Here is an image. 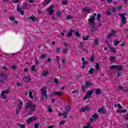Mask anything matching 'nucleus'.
<instances>
[{"label":"nucleus","mask_w":128,"mask_h":128,"mask_svg":"<svg viewBox=\"0 0 128 128\" xmlns=\"http://www.w3.org/2000/svg\"><path fill=\"white\" fill-rule=\"evenodd\" d=\"M34 128H38V123H36L34 124Z\"/></svg>","instance_id":"60"},{"label":"nucleus","mask_w":128,"mask_h":128,"mask_svg":"<svg viewBox=\"0 0 128 128\" xmlns=\"http://www.w3.org/2000/svg\"><path fill=\"white\" fill-rule=\"evenodd\" d=\"M82 64H84L85 66L86 64H90V62L88 61H85L83 62Z\"/></svg>","instance_id":"58"},{"label":"nucleus","mask_w":128,"mask_h":128,"mask_svg":"<svg viewBox=\"0 0 128 128\" xmlns=\"http://www.w3.org/2000/svg\"><path fill=\"white\" fill-rule=\"evenodd\" d=\"M32 72H34L36 70V65H33L31 68Z\"/></svg>","instance_id":"45"},{"label":"nucleus","mask_w":128,"mask_h":128,"mask_svg":"<svg viewBox=\"0 0 128 128\" xmlns=\"http://www.w3.org/2000/svg\"><path fill=\"white\" fill-rule=\"evenodd\" d=\"M74 19V16H67L66 18V20H73Z\"/></svg>","instance_id":"51"},{"label":"nucleus","mask_w":128,"mask_h":128,"mask_svg":"<svg viewBox=\"0 0 128 128\" xmlns=\"http://www.w3.org/2000/svg\"><path fill=\"white\" fill-rule=\"evenodd\" d=\"M28 20H32V22H38V19L36 18V17L34 16H30V17H28Z\"/></svg>","instance_id":"15"},{"label":"nucleus","mask_w":128,"mask_h":128,"mask_svg":"<svg viewBox=\"0 0 128 128\" xmlns=\"http://www.w3.org/2000/svg\"><path fill=\"white\" fill-rule=\"evenodd\" d=\"M72 32L74 34V30H72V29H70V32L68 33L67 36L68 38H70V36H72Z\"/></svg>","instance_id":"17"},{"label":"nucleus","mask_w":128,"mask_h":128,"mask_svg":"<svg viewBox=\"0 0 128 128\" xmlns=\"http://www.w3.org/2000/svg\"><path fill=\"white\" fill-rule=\"evenodd\" d=\"M102 90L98 88V89H96L95 90V94H98V96L99 94H102Z\"/></svg>","instance_id":"20"},{"label":"nucleus","mask_w":128,"mask_h":128,"mask_svg":"<svg viewBox=\"0 0 128 128\" xmlns=\"http://www.w3.org/2000/svg\"><path fill=\"white\" fill-rule=\"evenodd\" d=\"M30 108V112H36V105L32 104V102L28 100L26 104V109Z\"/></svg>","instance_id":"1"},{"label":"nucleus","mask_w":128,"mask_h":128,"mask_svg":"<svg viewBox=\"0 0 128 128\" xmlns=\"http://www.w3.org/2000/svg\"><path fill=\"white\" fill-rule=\"evenodd\" d=\"M124 118L126 120H128V113L124 116Z\"/></svg>","instance_id":"64"},{"label":"nucleus","mask_w":128,"mask_h":128,"mask_svg":"<svg viewBox=\"0 0 128 128\" xmlns=\"http://www.w3.org/2000/svg\"><path fill=\"white\" fill-rule=\"evenodd\" d=\"M108 48L113 52L114 54H116V50L115 48L112 47V46H110V47H108Z\"/></svg>","instance_id":"22"},{"label":"nucleus","mask_w":128,"mask_h":128,"mask_svg":"<svg viewBox=\"0 0 128 128\" xmlns=\"http://www.w3.org/2000/svg\"><path fill=\"white\" fill-rule=\"evenodd\" d=\"M16 126H19V128H26V126L24 124H17Z\"/></svg>","instance_id":"26"},{"label":"nucleus","mask_w":128,"mask_h":128,"mask_svg":"<svg viewBox=\"0 0 128 128\" xmlns=\"http://www.w3.org/2000/svg\"><path fill=\"white\" fill-rule=\"evenodd\" d=\"M122 70V66H120L118 68V70H117V76L118 78H120L122 76V74H120V72Z\"/></svg>","instance_id":"8"},{"label":"nucleus","mask_w":128,"mask_h":128,"mask_svg":"<svg viewBox=\"0 0 128 128\" xmlns=\"http://www.w3.org/2000/svg\"><path fill=\"white\" fill-rule=\"evenodd\" d=\"M46 62H52V58H48L46 60Z\"/></svg>","instance_id":"56"},{"label":"nucleus","mask_w":128,"mask_h":128,"mask_svg":"<svg viewBox=\"0 0 128 128\" xmlns=\"http://www.w3.org/2000/svg\"><path fill=\"white\" fill-rule=\"evenodd\" d=\"M1 96H0V98H3V100H6V96L4 95V94H2V92L0 94Z\"/></svg>","instance_id":"37"},{"label":"nucleus","mask_w":128,"mask_h":128,"mask_svg":"<svg viewBox=\"0 0 128 128\" xmlns=\"http://www.w3.org/2000/svg\"><path fill=\"white\" fill-rule=\"evenodd\" d=\"M93 84L92 83L90 82L89 81H87L85 83V86L88 88L90 86H92Z\"/></svg>","instance_id":"9"},{"label":"nucleus","mask_w":128,"mask_h":128,"mask_svg":"<svg viewBox=\"0 0 128 128\" xmlns=\"http://www.w3.org/2000/svg\"><path fill=\"white\" fill-rule=\"evenodd\" d=\"M50 0H45V1L44 2V6H48Z\"/></svg>","instance_id":"38"},{"label":"nucleus","mask_w":128,"mask_h":128,"mask_svg":"<svg viewBox=\"0 0 128 128\" xmlns=\"http://www.w3.org/2000/svg\"><path fill=\"white\" fill-rule=\"evenodd\" d=\"M93 44H96V46H98V38H96L94 41V42Z\"/></svg>","instance_id":"40"},{"label":"nucleus","mask_w":128,"mask_h":128,"mask_svg":"<svg viewBox=\"0 0 128 128\" xmlns=\"http://www.w3.org/2000/svg\"><path fill=\"white\" fill-rule=\"evenodd\" d=\"M82 10L84 12H90V8L88 7L84 8L82 9Z\"/></svg>","instance_id":"11"},{"label":"nucleus","mask_w":128,"mask_h":128,"mask_svg":"<svg viewBox=\"0 0 128 128\" xmlns=\"http://www.w3.org/2000/svg\"><path fill=\"white\" fill-rule=\"evenodd\" d=\"M18 106L20 110H22V101H20Z\"/></svg>","instance_id":"30"},{"label":"nucleus","mask_w":128,"mask_h":128,"mask_svg":"<svg viewBox=\"0 0 128 128\" xmlns=\"http://www.w3.org/2000/svg\"><path fill=\"white\" fill-rule=\"evenodd\" d=\"M96 70L94 69V68H90V70L88 71L90 74H94V72H95Z\"/></svg>","instance_id":"24"},{"label":"nucleus","mask_w":128,"mask_h":128,"mask_svg":"<svg viewBox=\"0 0 128 128\" xmlns=\"http://www.w3.org/2000/svg\"><path fill=\"white\" fill-rule=\"evenodd\" d=\"M56 52H57V54H60V50H61L60 48L59 47H58V48H56Z\"/></svg>","instance_id":"50"},{"label":"nucleus","mask_w":128,"mask_h":128,"mask_svg":"<svg viewBox=\"0 0 128 128\" xmlns=\"http://www.w3.org/2000/svg\"><path fill=\"white\" fill-rule=\"evenodd\" d=\"M68 0H64L62 1V4H68Z\"/></svg>","instance_id":"44"},{"label":"nucleus","mask_w":128,"mask_h":128,"mask_svg":"<svg viewBox=\"0 0 128 128\" xmlns=\"http://www.w3.org/2000/svg\"><path fill=\"white\" fill-rule=\"evenodd\" d=\"M121 20L122 24H126V16H121Z\"/></svg>","instance_id":"13"},{"label":"nucleus","mask_w":128,"mask_h":128,"mask_svg":"<svg viewBox=\"0 0 128 128\" xmlns=\"http://www.w3.org/2000/svg\"><path fill=\"white\" fill-rule=\"evenodd\" d=\"M118 16H128V14H126V13H124L122 14L119 13Z\"/></svg>","instance_id":"47"},{"label":"nucleus","mask_w":128,"mask_h":128,"mask_svg":"<svg viewBox=\"0 0 128 128\" xmlns=\"http://www.w3.org/2000/svg\"><path fill=\"white\" fill-rule=\"evenodd\" d=\"M92 118H98V114H94L92 116Z\"/></svg>","instance_id":"36"},{"label":"nucleus","mask_w":128,"mask_h":128,"mask_svg":"<svg viewBox=\"0 0 128 128\" xmlns=\"http://www.w3.org/2000/svg\"><path fill=\"white\" fill-rule=\"evenodd\" d=\"M38 14H44V12L41 10H38Z\"/></svg>","instance_id":"57"},{"label":"nucleus","mask_w":128,"mask_h":128,"mask_svg":"<svg viewBox=\"0 0 128 128\" xmlns=\"http://www.w3.org/2000/svg\"><path fill=\"white\" fill-rule=\"evenodd\" d=\"M35 64L36 66H38V60L36 58L35 60Z\"/></svg>","instance_id":"63"},{"label":"nucleus","mask_w":128,"mask_h":128,"mask_svg":"<svg viewBox=\"0 0 128 128\" xmlns=\"http://www.w3.org/2000/svg\"><path fill=\"white\" fill-rule=\"evenodd\" d=\"M36 120V118L32 116L29 118L27 120H26V122L27 124H30L32 122H34Z\"/></svg>","instance_id":"6"},{"label":"nucleus","mask_w":128,"mask_h":128,"mask_svg":"<svg viewBox=\"0 0 128 128\" xmlns=\"http://www.w3.org/2000/svg\"><path fill=\"white\" fill-rule=\"evenodd\" d=\"M42 74L44 76H46L48 74V72L46 70V72H42Z\"/></svg>","instance_id":"34"},{"label":"nucleus","mask_w":128,"mask_h":128,"mask_svg":"<svg viewBox=\"0 0 128 128\" xmlns=\"http://www.w3.org/2000/svg\"><path fill=\"white\" fill-rule=\"evenodd\" d=\"M30 77L29 76H28L24 78V81L25 82H30Z\"/></svg>","instance_id":"18"},{"label":"nucleus","mask_w":128,"mask_h":128,"mask_svg":"<svg viewBox=\"0 0 128 128\" xmlns=\"http://www.w3.org/2000/svg\"><path fill=\"white\" fill-rule=\"evenodd\" d=\"M21 109L16 108V116H18L20 112Z\"/></svg>","instance_id":"48"},{"label":"nucleus","mask_w":128,"mask_h":128,"mask_svg":"<svg viewBox=\"0 0 128 128\" xmlns=\"http://www.w3.org/2000/svg\"><path fill=\"white\" fill-rule=\"evenodd\" d=\"M86 86H84V85H82V92H86Z\"/></svg>","instance_id":"39"},{"label":"nucleus","mask_w":128,"mask_h":128,"mask_svg":"<svg viewBox=\"0 0 128 128\" xmlns=\"http://www.w3.org/2000/svg\"><path fill=\"white\" fill-rule=\"evenodd\" d=\"M92 18L88 19L89 22H91L92 24V30L91 32H94V30H96L98 28V26H96V24H94V20L96 18H94V16H91Z\"/></svg>","instance_id":"2"},{"label":"nucleus","mask_w":128,"mask_h":128,"mask_svg":"<svg viewBox=\"0 0 128 128\" xmlns=\"http://www.w3.org/2000/svg\"><path fill=\"white\" fill-rule=\"evenodd\" d=\"M87 126H84L83 128H92V126H90V122L86 123Z\"/></svg>","instance_id":"33"},{"label":"nucleus","mask_w":128,"mask_h":128,"mask_svg":"<svg viewBox=\"0 0 128 128\" xmlns=\"http://www.w3.org/2000/svg\"><path fill=\"white\" fill-rule=\"evenodd\" d=\"M54 8V5H52L48 8L47 10L50 16H52V14H54V10L53 8Z\"/></svg>","instance_id":"4"},{"label":"nucleus","mask_w":128,"mask_h":128,"mask_svg":"<svg viewBox=\"0 0 128 128\" xmlns=\"http://www.w3.org/2000/svg\"><path fill=\"white\" fill-rule=\"evenodd\" d=\"M120 66H116V65H114L111 66H110V70H116L117 68V70H118V68Z\"/></svg>","instance_id":"14"},{"label":"nucleus","mask_w":128,"mask_h":128,"mask_svg":"<svg viewBox=\"0 0 128 128\" xmlns=\"http://www.w3.org/2000/svg\"><path fill=\"white\" fill-rule=\"evenodd\" d=\"M74 34L76 36H77V38H78V36H80V34L78 31L76 32V30H74Z\"/></svg>","instance_id":"28"},{"label":"nucleus","mask_w":128,"mask_h":128,"mask_svg":"<svg viewBox=\"0 0 128 128\" xmlns=\"http://www.w3.org/2000/svg\"><path fill=\"white\" fill-rule=\"evenodd\" d=\"M46 58V54H42L40 55V58L41 60H44V58Z\"/></svg>","instance_id":"31"},{"label":"nucleus","mask_w":128,"mask_h":128,"mask_svg":"<svg viewBox=\"0 0 128 128\" xmlns=\"http://www.w3.org/2000/svg\"><path fill=\"white\" fill-rule=\"evenodd\" d=\"M16 9L18 12H20L21 16H24V10H20V4L18 5Z\"/></svg>","instance_id":"12"},{"label":"nucleus","mask_w":128,"mask_h":128,"mask_svg":"<svg viewBox=\"0 0 128 128\" xmlns=\"http://www.w3.org/2000/svg\"><path fill=\"white\" fill-rule=\"evenodd\" d=\"M110 60L112 62H114V60H116V56H111L110 58Z\"/></svg>","instance_id":"27"},{"label":"nucleus","mask_w":128,"mask_h":128,"mask_svg":"<svg viewBox=\"0 0 128 128\" xmlns=\"http://www.w3.org/2000/svg\"><path fill=\"white\" fill-rule=\"evenodd\" d=\"M0 76L3 78H8V75L6 73H2Z\"/></svg>","instance_id":"25"},{"label":"nucleus","mask_w":128,"mask_h":128,"mask_svg":"<svg viewBox=\"0 0 128 128\" xmlns=\"http://www.w3.org/2000/svg\"><path fill=\"white\" fill-rule=\"evenodd\" d=\"M56 16H62V11L58 10L57 12H56Z\"/></svg>","instance_id":"21"},{"label":"nucleus","mask_w":128,"mask_h":128,"mask_svg":"<svg viewBox=\"0 0 128 128\" xmlns=\"http://www.w3.org/2000/svg\"><path fill=\"white\" fill-rule=\"evenodd\" d=\"M117 106L119 108V110H122V106H120V104H117Z\"/></svg>","instance_id":"55"},{"label":"nucleus","mask_w":128,"mask_h":128,"mask_svg":"<svg viewBox=\"0 0 128 128\" xmlns=\"http://www.w3.org/2000/svg\"><path fill=\"white\" fill-rule=\"evenodd\" d=\"M89 110H90V108L88 107V106L80 108V112H85L86 111L88 112Z\"/></svg>","instance_id":"5"},{"label":"nucleus","mask_w":128,"mask_h":128,"mask_svg":"<svg viewBox=\"0 0 128 128\" xmlns=\"http://www.w3.org/2000/svg\"><path fill=\"white\" fill-rule=\"evenodd\" d=\"M10 94V90H6L2 92V94Z\"/></svg>","instance_id":"29"},{"label":"nucleus","mask_w":128,"mask_h":128,"mask_svg":"<svg viewBox=\"0 0 128 128\" xmlns=\"http://www.w3.org/2000/svg\"><path fill=\"white\" fill-rule=\"evenodd\" d=\"M41 91L42 92V94H41V95L42 96V97L41 98L42 100H44V96H45L46 98L48 99V94H46V88H42Z\"/></svg>","instance_id":"3"},{"label":"nucleus","mask_w":128,"mask_h":128,"mask_svg":"<svg viewBox=\"0 0 128 128\" xmlns=\"http://www.w3.org/2000/svg\"><path fill=\"white\" fill-rule=\"evenodd\" d=\"M94 94V90H88L86 92V94L88 96H92Z\"/></svg>","instance_id":"19"},{"label":"nucleus","mask_w":128,"mask_h":128,"mask_svg":"<svg viewBox=\"0 0 128 128\" xmlns=\"http://www.w3.org/2000/svg\"><path fill=\"white\" fill-rule=\"evenodd\" d=\"M54 82L56 84V86H58V84L59 83L58 81V80L56 78H54Z\"/></svg>","instance_id":"53"},{"label":"nucleus","mask_w":128,"mask_h":128,"mask_svg":"<svg viewBox=\"0 0 128 128\" xmlns=\"http://www.w3.org/2000/svg\"><path fill=\"white\" fill-rule=\"evenodd\" d=\"M67 52H68V48H63L62 50L63 54H66Z\"/></svg>","instance_id":"43"},{"label":"nucleus","mask_w":128,"mask_h":128,"mask_svg":"<svg viewBox=\"0 0 128 128\" xmlns=\"http://www.w3.org/2000/svg\"><path fill=\"white\" fill-rule=\"evenodd\" d=\"M56 58L57 64H58V66H60V58L58 57V56H56Z\"/></svg>","instance_id":"41"},{"label":"nucleus","mask_w":128,"mask_h":128,"mask_svg":"<svg viewBox=\"0 0 128 128\" xmlns=\"http://www.w3.org/2000/svg\"><path fill=\"white\" fill-rule=\"evenodd\" d=\"M109 34L111 36V37L114 36V34H116V31H112V32L110 34Z\"/></svg>","instance_id":"42"},{"label":"nucleus","mask_w":128,"mask_h":128,"mask_svg":"<svg viewBox=\"0 0 128 128\" xmlns=\"http://www.w3.org/2000/svg\"><path fill=\"white\" fill-rule=\"evenodd\" d=\"M95 68L96 69V70H100V65H98V63H96Z\"/></svg>","instance_id":"46"},{"label":"nucleus","mask_w":128,"mask_h":128,"mask_svg":"<svg viewBox=\"0 0 128 128\" xmlns=\"http://www.w3.org/2000/svg\"><path fill=\"white\" fill-rule=\"evenodd\" d=\"M65 110H66L64 112H66L67 113V115H68V112H70V106H65Z\"/></svg>","instance_id":"16"},{"label":"nucleus","mask_w":128,"mask_h":128,"mask_svg":"<svg viewBox=\"0 0 128 128\" xmlns=\"http://www.w3.org/2000/svg\"><path fill=\"white\" fill-rule=\"evenodd\" d=\"M66 124V121L62 120L60 122V126H61V124Z\"/></svg>","instance_id":"59"},{"label":"nucleus","mask_w":128,"mask_h":128,"mask_svg":"<svg viewBox=\"0 0 128 128\" xmlns=\"http://www.w3.org/2000/svg\"><path fill=\"white\" fill-rule=\"evenodd\" d=\"M82 46H84V44H82V42H80L79 46L80 48V50H82Z\"/></svg>","instance_id":"52"},{"label":"nucleus","mask_w":128,"mask_h":128,"mask_svg":"<svg viewBox=\"0 0 128 128\" xmlns=\"http://www.w3.org/2000/svg\"><path fill=\"white\" fill-rule=\"evenodd\" d=\"M9 20H12L14 21V20H16V18H14V16H10L9 17Z\"/></svg>","instance_id":"49"},{"label":"nucleus","mask_w":128,"mask_h":128,"mask_svg":"<svg viewBox=\"0 0 128 128\" xmlns=\"http://www.w3.org/2000/svg\"><path fill=\"white\" fill-rule=\"evenodd\" d=\"M62 93L60 92H56V96H62Z\"/></svg>","instance_id":"61"},{"label":"nucleus","mask_w":128,"mask_h":128,"mask_svg":"<svg viewBox=\"0 0 128 128\" xmlns=\"http://www.w3.org/2000/svg\"><path fill=\"white\" fill-rule=\"evenodd\" d=\"M115 42H114V46H118V44H120V42L118 41V40H114Z\"/></svg>","instance_id":"32"},{"label":"nucleus","mask_w":128,"mask_h":128,"mask_svg":"<svg viewBox=\"0 0 128 128\" xmlns=\"http://www.w3.org/2000/svg\"><path fill=\"white\" fill-rule=\"evenodd\" d=\"M52 96H56V92H53L51 94Z\"/></svg>","instance_id":"62"},{"label":"nucleus","mask_w":128,"mask_h":128,"mask_svg":"<svg viewBox=\"0 0 128 128\" xmlns=\"http://www.w3.org/2000/svg\"><path fill=\"white\" fill-rule=\"evenodd\" d=\"M58 116H64V118H68V113L66 111H63V113H58Z\"/></svg>","instance_id":"7"},{"label":"nucleus","mask_w":128,"mask_h":128,"mask_svg":"<svg viewBox=\"0 0 128 128\" xmlns=\"http://www.w3.org/2000/svg\"><path fill=\"white\" fill-rule=\"evenodd\" d=\"M98 112L100 114L102 112V114H108V112H106V110H104V108H100L98 110Z\"/></svg>","instance_id":"10"},{"label":"nucleus","mask_w":128,"mask_h":128,"mask_svg":"<svg viewBox=\"0 0 128 128\" xmlns=\"http://www.w3.org/2000/svg\"><path fill=\"white\" fill-rule=\"evenodd\" d=\"M106 15L108 16L110 14L111 12H110V9H108V11L106 12Z\"/></svg>","instance_id":"54"},{"label":"nucleus","mask_w":128,"mask_h":128,"mask_svg":"<svg viewBox=\"0 0 128 128\" xmlns=\"http://www.w3.org/2000/svg\"><path fill=\"white\" fill-rule=\"evenodd\" d=\"M29 96L31 100H34V96H32V92H29Z\"/></svg>","instance_id":"35"},{"label":"nucleus","mask_w":128,"mask_h":128,"mask_svg":"<svg viewBox=\"0 0 128 128\" xmlns=\"http://www.w3.org/2000/svg\"><path fill=\"white\" fill-rule=\"evenodd\" d=\"M89 60H90V62H94V54L89 58Z\"/></svg>","instance_id":"23"}]
</instances>
